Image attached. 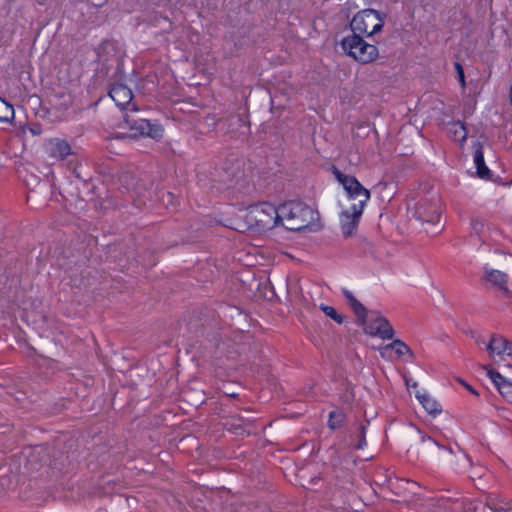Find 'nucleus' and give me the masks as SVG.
I'll use <instances>...</instances> for the list:
<instances>
[{"mask_svg":"<svg viewBox=\"0 0 512 512\" xmlns=\"http://www.w3.org/2000/svg\"><path fill=\"white\" fill-rule=\"evenodd\" d=\"M343 295L366 334L384 341L393 339L395 331L386 317L378 311H367L351 291L343 290Z\"/></svg>","mask_w":512,"mask_h":512,"instance_id":"obj_1","label":"nucleus"},{"mask_svg":"<svg viewBox=\"0 0 512 512\" xmlns=\"http://www.w3.org/2000/svg\"><path fill=\"white\" fill-rule=\"evenodd\" d=\"M239 218L244 221L239 229L269 230L279 225V207L268 202L258 203L241 211Z\"/></svg>","mask_w":512,"mask_h":512,"instance_id":"obj_2","label":"nucleus"},{"mask_svg":"<svg viewBox=\"0 0 512 512\" xmlns=\"http://www.w3.org/2000/svg\"><path fill=\"white\" fill-rule=\"evenodd\" d=\"M316 212L301 202L290 201L279 206V225L288 230L299 231L316 220Z\"/></svg>","mask_w":512,"mask_h":512,"instance_id":"obj_3","label":"nucleus"},{"mask_svg":"<svg viewBox=\"0 0 512 512\" xmlns=\"http://www.w3.org/2000/svg\"><path fill=\"white\" fill-rule=\"evenodd\" d=\"M341 48L345 54L363 64L371 63L378 57L377 47L364 41L358 34L352 33L344 37Z\"/></svg>","mask_w":512,"mask_h":512,"instance_id":"obj_4","label":"nucleus"},{"mask_svg":"<svg viewBox=\"0 0 512 512\" xmlns=\"http://www.w3.org/2000/svg\"><path fill=\"white\" fill-rule=\"evenodd\" d=\"M385 15L374 9H364L351 20L353 34L372 36L380 32L384 25Z\"/></svg>","mask_w":512,"mask_h":512,"instance_id":"obj_5","label":"nucleus"},{"mask_svg":"<svg viewBox=\"0 0 512 512\" xmlns=\"http://www.w3.org/2000/svg\"><path fill=\"white\" fill-rule=\"evenodd\" d=\"M486 349L493 364L498 368H512V342L502 336H491Z\"/></svg>","mask_w":512,"mask_h":512,"instance_id":"obj_6","label":"nucleus"},{"mask_svg":"<svg viewBox=\"0 0 512 512\" xmlns=\"http://www.w3.org/2000/svg\"><path fill=\"white\" fill-rule=\"evenodd\" d=\"M336 179L343 186L347 193L348 199L357 200L358 202L353 204L352 207L364 208L366 203L370 199V192L367 190L355 177L345 175L339 171L335 173Z\"/></svg>","mask_w":512,"mask_h":512,"instance_id":"obj_7","label":"nucleus"},{"mask_svg":"<svg viewBox=\"0 0 512 512\" xmlns=\"http://www.w3.org/2000/svg\"><path fill=\"white\" fill-rule=\"evenodd\" d=\"M414 215L423 222L437 223L441 216V205L438 194L434 193L419 201L415 206Z\"/></svg>","mask_w":512,"mask_h":512,"instance_id":"obj_8","label":"nucleus"},{"mask_svg":"<svg viewBox=\"0 0 512 512\" xmlns=\"http://www.w3.org/2000/svg\"><path fill=\"white\" fill-rule=\"evenodd\" d=\"M125 123L133 131V135L148 136L152 139L158 140L163 136V128L159 124H152L146 119L130 120L128 116L125 117Z\"/></svg>","mask_w":512,"mask_h":512,"instance_id":"obj_9","label":"nucleus"},{"mask_svg":"<svg viewBox=\"0 0 512 512\" xmlns=\"http://www.w3.org/2000/svg\"><path fill=\"white\" fill-rule=\"evenodd\" d=\"M380 356L385 360H392L391 351L395 353L397 359H402L406 362H410L414 358V353L409 346L400 339H395L393 342L380 347Z\"/></svg>","mask_w":512,"mask_h":512,"instance_id":"obj_10","label":"nucleus"},{"mask_svg":"<svg viewBox=\"0 0 512 512\" xmlns=\"http://www.w3.org/2000/svg\"><path fill=\"white\" fill-rule=\"evenodd\" d=\"M421 443L426 446L428 450L435 448L439 451H443L448 457L451 458V463L458 468H466L470 466L471 460L470 458L463 452L459 454V456H455L453 451L450 448H447L443 445H440L437 441L432 439L429 436L422 435Z\"/></svg>","mask_w":512,"mask_h":512,"instance_id":"obj_11","label":"nucleus"},{"mask_svg":"<svg viewBox=\"0 0 512 512\" xmlns=\"http://www.w3.org/2000/svg\"><path fill=\"white\" fill-rule=\"evenodd\" d=\"M364 208L350 207L349 209L343 210L340 215V227L345 237H350L354 234L357 229L359 220L363 213Z\"/></svg>","mask_w":512,"mask_h":512,"instance_id":"obj_12","label":"nucleus"},{"mask_svg":"<svg viewBox=\"0 0 512 512\" xmlns=\"http://www.w3.org/2000/svg\"><path fill=\"white\" fill-rule=\"evenodd\" d=\"M482 368L486 371L487 376L490 378L501 396L507 402L512 404V381L502 376L499 372L495 371L490 366L484 365Z\"/></svg>","mask_w":512,"mask_h":512,"instance_id":"obj_13","label":"nucleus"},{"mask_svg":"<svg viewBox=\"0 0 512 512\" xmlns=\"http://www.w3.org/2000/svg\"><path fill=\"white\" fill-rule=\"evenodd\" d=\"M109 95L119 108L124 109L130 106L132 111H136L135 105L131 103L133 99L132 90L126 85L115 84L111 88Z\"/></svg>","mask_w":512,"mask_h":512,"instance_id":"obj_14","label":"nucleus"},{"mask_svg":"<svg viewBox=\"0 0 512 512\" xmlns=\"http://www.w3.org/2000/svg\"><path fill=\"white\" fill-rule=\"evenodd\" d=\"M47 153L56 159L63 160L71 154V147L61 139H51L45 145Z\"/></svg>","mask_w":512,"mask_h":512,"instance_id":"obj_15","label":"nucleus"},{"mask_svg":"<svg viewBox=\"0 0 512 512\" xmlns=\"http://www.w3.org/2000/svg\"><path fill=\"white\" fill-rule=\"evenodd\" d=\"M416 398L430 415L436 416L441 413L440 404L426 391H418Z\"/></svg>","mask_w":512,"mask_h":512,"instance_id":"obj_16","label":"nucleus"},{"mask_svg":"<svg viewBox=\"0 0 512 512\" xmlns=\"http://www.w3.org/2000/svg\"><path fill=\"white\" fill-rule=\"evenodd\" d=\"M448 136L455 142L464 143L467 138V130L460 121H454L447 126Z\"/></svg>","mask_w":512,"mask_h":512,"instance_id":"obj_17","label":"nucleus"},{"mask_svg":"<svg viewBox=\"0 0 512 512\" xmlns=\"http://www.w3.org/2000/svg\"><path fill=\"white\" fill-rule=\"evenodd\" d=\"M485 278L488 282L497 286L499 289L507 290V276L502 271L495 269H486Z\"/></svg>","mask_w":512,"mask_h":512,"instance_id":"obj_18","label":"nucleus"},{"mask_svg":"<svg viewBox=\"0 0 512 512\" xmlns=\"http://www.w3.org/2000/svg\"><path fill=\"white\" fill-rule=\"evenodd\" d=\"M474 163L477 169V174L481 178H487L489 176V169L485 165L484 155L480 148H478L474 153Z\"/></svg>","mask_w":512,"mask_h":512,"instance_id":"obj_19","label":"nucleus"},{"mask_svg":"<svg viewBox=\"0 0 512 512\" xmlns=\"http://www.w3.org/2000/svg\"><path fill=\"white\" fill-rule=\"evenodd\" d=\"M14 116L13 106L0 97V121L10 122L14 119Z\"/></svg>","mask_w":512,"mask_h":512,"instance_id":"obj_20","label":"nucleus"},{"mask_svg":"<svg viewBox=\"0 0 512 512\" xmlns=\"http://www.w3.org/2000/svg\"><path fill=\"white\" fill-rule=\"evenodd\" d=\"M345 415L341 410H333L329 414L328 425L331 429L339 428L344 422Z\"/></svg>","mask_w":512,"mask_h":512,"instance_id":"obj_21","label":"nucleus"},{"mask_svg":"<svg viewBox=\"0 0 512 512\" xmlns=\"http://www.w3.org/2000/svg\"><path fill=\"white\" fill-rule=\"evenodd\" d=\"M320 309L324 312L326 316L330 317L338 324H341L343 322V317L332 306L321 304Z\"/></svg>","mask_w":512,"mask_h":512,"instance_id":"obj_22","label":"nucleus"},{"mask_svg":"<svg viewBox=\"0 0 512 512\" xmlns=\"http://www.w3.org/2000/svg\"><path fill=\"white\" fill-rule=\"evenodd\" d=\"M455 69L458 74L459 81L461 83V86H465V76H464V70L460 63H455Z\"/></svg>","mask_w":512,"mask_h":512,"instance_id":"obj_23","label":"nucleus"},{"mask_svg":"<svg viewBox=\"0 0 512 512\" xmlns=\"http://www.w3.org/2000/svg\"><path fill=\"white\" fill-rule=\"evenodd\" d=\"M364 431H365V428H364V427H362V433H363V434H364ZM364 445H366V441H365V437H364V435H363V436H362L361 441H360V442H359V444L356 446V448L361 449V448H363V447H364Z\"/></svg>","mask_w":512,"mask_h":512,"instance_id":"obj_24","label":"nucleus"},{"mask_svg":"<svg viewBox=\"0 0 512 512\" xmlns=\"http://www.w3.org/2000/svg\"><path fill=\"white\" fill-rule=\"evenodd\" d=\"M466 387H467V389H468L469 391H471V392H473V393H476V392L472 389V387H470V386H466Z\"/></svg>","mask_w":512,"mask_h":512,"instance_id":"obj_25","label":"nucleus"}]
</instances>
